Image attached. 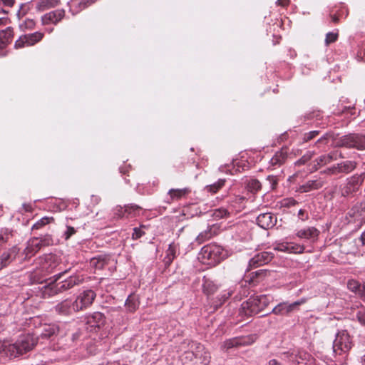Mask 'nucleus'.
<instances>
[{"instance_id": "nucleus-1", "label": "nucleus", "mask_w": 365, "mask_h": 365, "mask_svg": "<svg viewBox=\"0 0 365 365\" xmlns=\"http://www.w3.org/2000/svg\"><path fill=\"white\" fill-rule=\"evenodd\" d=\"M37 344V339L32 335L27 334L20 337L13 344L8 342L1 343L0 353L9 357H18L32 350Z\"/></svg>"}, {"instance_id": "nucleus-28", "label": "nucleus", "mask_w": 365, "mask_h": 365, "mask_svg": "<svg viewBox=\"0 0 365 365\" xmlns=\"http://www.w3.org/2000/svg\"><path fill=\"white\" fill-rule=\"evenodd\" d=\"M178 247V245L175 243L169 245V247L166 252V257L165 258V264L166 265L170 264L176 257Z\"/></svg>"}, {"instance_id": "nucleus-34", "label": "nucleus", "mask_w": 365, "mask_h": 365, "mask_svg": "<svg viewBox=\"0 0 365 365\" xmlns=\"http://www.w3.org/2000/svg\"><path fill=\"white\" fill-rule=\"evenodd\" d=\"M138 305L139 302L138 298L136 296L133 294L130 295L125 302L126 309L131 312L135 311L138 309Z\"/></svg>"}, {"instance_id": "nucleus-3", "label": "nucleus", "mask_w": 365, "mask_h": 365, "mask_svg": "<svg viewBox=\"0 0 365 365\" xmlns=\"http://www.w3.org/2000/svg\"><path fill=\"white\" fill-rule=\"evenodd\" d=\"M336 146L365 150V134L350 133L338 138Z\"/></svg>"}, {"instance_id": "nucleus-49", "label": "nucleus", "mask_w": 365, "mask_h": 365, "mask_svg": "<svg viewBox=\"0 0 365 365\" xmlns=\"http://www.w3.org/2000/svg\"><path fill=\"white\" fill-rule=\"evenodd\" d=\"M289 242H281L276 245L274 247L275 250L288 252L289 250Z\"/></svg>"}, {"instance_id": "nucleus-15", "label": "nucleus", "mask_w": 365, "mask_h": 365, "mask_svg": "<svg viewBox=\"0 0 365 365\" xmlns=\"http://www.w3.org/2000/svg\"><path fill=\"white\" fill-rule=\"evenodd\" d=\"M277 222V217L270 212L260 214L257 217V225L263 229L267 230L274 227Z\"/></svg>"}, {"instance_id": "nucleus-55", "label": "nucleus", "mask_w": 365, "mask_h": 365, "mask_svg": "<svg viewBox=\"0 0 365 365\" xmlns=\"http://www.w3.org/2000/svg\"><path fill=\"white\" fill-rule=\"evenodd\" d=\"M123 216V207L121 206L117 207L114 217L121 218Z\"/></svg>"}, {"instance_id": "nucleus-4", "label": "nucleus", "mask_w": 365, "mask_h": 365, "mask_svg": "<svg viewBox=\"0 0 365 365\" xmlns=\"http://www.w3.org/2000/svg\"><path fill=\"white\" fill-rule=\"evenodd\" d=\"M269 304V299L266 295H260L250 297L242 304V309L246 315L256 314L262 311Z\"/></svg>"}, {"instance_id": "nucleus-17", "label": "nucleus", "mask_w": 365, "mask_h": 365, "mask_svg": "<svg viewBox=\"0 0 365 365\" xmlns=\"http://www.w3.org/2000/svg\"><path fill=\"white\" fill-rule=\"evenodd\" d=\"M339 157L341 158H344L341 153H338L337 151H333L329 153L327 155H324L315 160V162L317 163V165H314V169L317 170L318 166L324 165L326 164H328L331 163L333 160H336L337 157Z\"/></svg>"}, {"instance_id": "nucleus-24", "label": "nucleus", "mask_w": 365, "mask_h": 365, "mask_svg": "<svg viewBox=\"0 0 365 365\" xmlns=\"http://www.w3.org/2000/svg\"><path fill=\"white\" fill-rule=\"evenodd\" d=\"M110 258L106 255H99L93 257L91 260V265L96 269H103L109 263Z\"/></svg>"}, {"instance_id": "nucleus-14", "label": "nucleus", "mask_w": 365, "mask_h": 365, "mask_svg": "<svg viewBox=\"0 0 365 365\" xmlns=\"http://www.w3.org/2000/svg\"><path fill=\"white\" fill-rule=\"evenodd\" d=\"M274 255L269 252H262L255 255L250 260V266L257 267L269 263L273 258Z\"/></svg>"}, {"instance_id": "nucleus-36", "label": "nucleus", "mask_w": 365, "mask_h": 365, "mask_svg": "<svg viewBox=\"0 0 365 365\" xmlns=\"http://www.w3.org/2000/svg\"><path fill=\"white\" fill-rule=\"evenodd\" d=\"M14 30L11 27H8L0 32V41L3 43H7L13 37Z\"/></svg>"}, {"instance_id": "nucleus-32", "label": "nucleus", "mask_w": 365, "mask_h": 365, "mask_svg": "<svg viewBox=\"0 0 365 365\" xmlns=\"http://www.w3.org/2000/svg\"><path fill=\"white\" fill-rule=\"evenodd\" d=\"M244 344H245V340L244 339L233 338L225 341L223 344V348L227 350Z\"/></svg>"}, {"instance_id": "nucleus-16", "label": "nucleus", "mask_w": 365, "mask_h": 365, "mask_svg": "<svg viewBox=\"0 0 365 365\" xmlns=\"http://www.w3.org/2000/svg\"><path fill=\"white\" fill-rule=\"evenodd\" d=\"M82 282V279L78 276H71L69 278L57 283L59 293H62L67 291L74 286L79 284Z\"/></svg>"}, {"instance_id": "nucleus-63", "label": "nucleus", "mask_w": 365, "mask_h": 365, "mask_svg": "<svg viewBox=\"0 0 365 365\" xmlns=\"http://www.w3.org/2000/svg\"><path fill=\"white\" fill-rule=\"evenodd\" d=\"M6 242H7V238L4 237L3 235H0V246L6 243Z\"/></svg>"}, {"instance_id": "nucleus-27", "label": "nucleus", "mask_w": 365, "mask_h": 365, "mask_svg": "<svg viewBox=\"0 0 365 365\" xmlns=\"http://www.w3.org/2000/svg\"><path fill=\"white\" fill-rule=\"evenodd\" d=\"M202 289L205 294L210 296L217 291V287L212 281L204 278Z\"/></svg>"}, {"instance_id": "nucleus-58", "label": "nucleus", "mask_w": 365, "mask_h": 365, "mask_svg": "<svg viewBox=\"0 0 365 365\" xmlns=\"http://www.w3.org/2000/svg\"><path fill=\"white\" fill-rule=\"evenodd\" d=\"M329 135L327 133L324 136L321 137L317 142L316 144L319 143H327V139H328Z\"/></svg>"}, {"instance_id": "nucleus-52", "label": "nucleus", "mask_w": 365, "mask_h": 365, "mask_svg": "<svg viewBox=\"0 0 365 365\" xmlns=\"http://www.w3.org/2000/svg\"><path fill=\"white\" fill-rule=\"evenodd\" d=\"M76 233V230L71 226H67V230L65 232V238L66 240H68L73 235Z\"/></svg>"}, {"instance_id": "nucleus-21", "label": "nucleus", "mask_w": 365, "mask_h": 365, "mask_svg": "<svg viewBox=\"0 0 365 365\" xmlns=\"http://www.w3.org/2000/svg\"><path fill=\"white\" fill-rule=\"evenodd\" d=\"M72 302L69 299H65L63 302L58 303L55 307V311L61 315H69L71 314V311L73 310L72 307Z\"/></svg>"}, {"instance_id": "nucleus-54", "label": "nucleus", "mask_w": 365, "mask_h": 365, "mask_svg": "<svg viewBox=\"0 0 365 365\" xmlns=\"http://www.w3.org/2000/svg\"><path fill=\"white\" fill-rule=\"evenodd\" d=\"M358 57L362 61H365V43H363L361 46L360 50L358 51Z\"/></svg>"}, {"instance_id": "nucleus-42", "label": "nucleus", "mask_w": 365, "mask_h": 365, "mask_svg": "<svg viewBox=\"0 0 365 365\" xmlns=\"http://www.w3.org/2000/svg\"><path fill=\"white\" fill-rule=\"evenodd\" d=\"M38 241L43 247L50 246L53 244V240L51 235L46 234L38 237Z\"/></svg>"}, {"instance_id": "nucleus-30", "label": "nucleus", "mask_w": 365, "mask_h": 365, "mask_svg": "<svg viewBox=\"0 0 365 365\" xmlns=\"http://www.w3.org/2000/svg\"><path fill=\"white\" fill-rule=\"evenodd\" d=\"M266 274L265 269H259L256 272H251L247 275L246 281L249 283H255L262 279Z\"/></svg>"}, {"instance_id": "nucleus-62", "label": "nucleus", "mask_w": 365, "mask_h": 365, "mask_svg": "<svg viewBox=\"0 0 365 365\" xmlns=\"http://www.w3.org/2000/svg\"><path fill=\"white\" fill-rule=\"evenodd\" d=\"M8 19L6 17H0V26H4L7 24Z\"/></svg>"}, {"instance_id": "nucleus-35", "label": "nucleus", "mask_w": 365, "mask_h": 365, "mask_svg": "<svg viewBox=\"0 0 365 365\" xmlns=\"http://www.w3.org/2000/svg\"><path fill=\"white\" fill-rule=\"evenodd\" d=\"M58 331V328L56 326L47 325L41 334V337L43 339H48L56 334Z\"/></svg>"}, {"instance_id": "nucleus-11", "label": "nucleus", "mask_w": 365, "mask_h": 365, "mask_svg": "<svg viewBox=\"0 0 365 365\" xmlns=\"http://www.w3.org/2000/svg\"><path fill=\"white\" fill-rule=\"evenodd\" d=\"M307 302V299L303 298L299 301L294 302L292 304L282 302L277 305L272 309V312L277 315H286L289 314L296 310L299 309V307Z\"/></svg>"}, {"instance_id": "nucleus-25", "label": "nucleus", "mask_w": 365, "mask_h": 365, "mask_svg": "<svg viewBox=\"0 0 365 365\" xmlns=\"http://www.w3.org/2000/svg\"><path fill=\"white\" fill-rule=\"evenodd\" d=\"M190 346V344L189 345ZM180 360L184 365H195V356L192 348H189L181 356Z\"/></svg>"}, {"instance_id": "nucleus-61", "label": "nucleus", "mask_w": 365, "mask_h": 365, "mask_svg": "<svg viewBox=\"0 0 365 365\" xmlns=\"http://www.w3.org/2000/svg\"><path fill=\"white\" fill-rule=\"evenodd\" d=\"M304 215H305V210H299L298 215H299V217H300L302 218V220L303 221L308 218L307 215L305 217V218H304Z\"/></svg>"}, {"instance_id": "nucleus-10", "label": "nucleus", "mask_w": 365, "mask_h": 365, "mask_svg": "<svg viewBox=\"0 0 365 365\" xmlns=\"http://www.w3.org/2000/svg\"><path fill=\"white\" fill-rule=\"evenodd\" d=\"M195 356V365H207L210 361V354L205 346L200 343L192 342L190 344Z\"/></svg>"}, {"instance_id": "nucleus-31", "label": "nucleus", "mask_w": 365, "mask_h": 365, "mask_svg": "<svg viewBox=\"0 0 365 365\" xmlns=\"http://www.w3.org/2000/svg\"><path fill=\"white\" fill-rule=\"evenodd\" d=\"M245 184V188L250 192H257L262 187L260 182L257 179L247 180Z\"/></svg>"}, {"instance_id": "nucleus-23", "label": "nucleus", "mask_w": 365, "mask_h": 365, "mask_svg": "<svg viewBox=\"0 0 365 365\" xmlns=\"http://www.w3.org/2000/svg\"><path fill=\"white\" fill-rule=\"evenodd\" d=\"M88 324L91 327H101L105 323V317L101 312H94L88 317Z\"/></svg>"}, {"instance_id": "nucleus-22", "label": "nucleus", "mask_w": 365, "mask_h": 365, "mask_svg": "<svg viewBox=\"0 0 365 365\" xmlns=\"http://www.w3.org/2000/svg\"><path fill=\"white\" fill-rule=\"evenodd\" d=\"M319 231L314 227H309L307 229L300 230L297 232V236L299 238H305L307 240H315L318 237Z\"/></svg>"}, {"instance_id": "nucleus-50", "label": "nucleus", "mask_w": 365, "mask_h": 365, "mask_svg": "<svg viewBox=\"0 0 365 365\" xmlns=\"http://www.w3.org/2000/svg\"><path fill=\"white\" fill-rule=\"evenodd\" d=\"M267 180L269 183L270 188L272 190H274L276 187L277 185V179L276 178V177L272 176V175H269L267 178Z\"/></svg>"}, {"instance_id": "nucleus-53", "label": "nucleus", "mask_w": 365, "mask_h": 365, "mask_svg": "<svg viewBox=\"0 0 365 365\" xmlns=\"http://www.w3.org/2000/svg\"><path fill=\"white\" fill-rule=\"evenodd\" d=\"M94 2V0H80L78 2V5L80 9H85L88 6L91 5L92 3Z\"/></svg>"}, {"instance_id": "nucleus-39", "label": "nucleus", "mask_w": 365, "mask_h": 365, "mask_svg": "<svg viewBox=\"0 0 365 365\" xmlns=\"http://www.w3.org/2000/svg\"><path fill=\"white\" fill-rule=\"evenodd\" d=\"M124 208V212L130 216L136 215V213L142 209L141 207L133 204L125 205Z\"/></svg>"}, {"instance_id": "nucleus-56", "label": "nucleus", "mask_w": 365, "mask_h": 365, "mask_svg": "<svg viewBox=\"0 0 365 365\" xmlns=\"http://www.w3.org/2000/svg\"><path fill=\"white\" fill-rule=\"evenodd\" d=\"M357 318L361 324L365 325V313L364 312H358Z\"/></svg>"}, {"instance_id": "nucleus-7", "label": "nucleus", "mask_w": 365, "mask_h": 365, "mask_svg": "<svg viewBox=\"0 0 365 365\" xmlns=\"http://www.w3.org/2000/svg\"><path fill=\"white\" fill-rule=\"evenodd\" d=\"M96 297V293L91 290L88 289L81 292L73 302L72 307L74 312H78L86 309L92 304Z\"/></svg>"}, {"instance_id": "nucleus-46", "label": "nucleus", "mask_w": 365, "mask_h": 365, "mask_svg": "<svg viewBox=\"0 0 365 365\" xmlns=\"http://www.w3.org/2000/svg\"><path fill=\"white\" fill-rule=\"evenodd\" d=\"M337 38H338L337 33L329 32L326 35L325 43L327 46L333 42H335L337 40Z\"/></svg>"}, {"instance_id": "nucleus-29", "label": "nucleus", "mask_w": 365, "mask_h": 365, "mask_svg": "<svg viewBox=\"0 0 365 365\" xmlns=\"http://www.w3.org/2000/svg\"><path fill=\"white\" fill-rule=\"evenodd\" d=\"M59 1L60 0H40L36 4V9L42 11L55 7L58 4Z\"/></svg>"}, {"instance_id": "nucleus-2", "label": "nucleus", "mask_w": 365, "mask_h": 365, "mask_svg": "<svg viewBox=\"0 0 365 365\" xmlns=\"http://www.w3.org/2000/svg\"><path fill=\"white\" fill-rule=\"evenodd\" d=\"M200 255L204 264L210 265L218 264L225 257L223 249L216 245L204 246L201 249Z\"/></svg>"}, {"instance_id": "nucleus-37", "label": "nucleus", "mask_w": 365, "mask_h": 365, "mask_svg": "<svg viewBox=\"0 0 365 365\" xmlns=\"http://www.w3.org/2000/svg\"><path fill=\"white\" fill-rule=\"evenodd\" d=\"M225 180L224 179H220L217 182L212 185H207L205 190L211 193H216L220 189H221L225 185Z\"/></svg>"}, {"instance_id": "nucleus-40", "label": "nucleus", "mask_w": 365, "mask_h": 365, "mask_svg": "<svg viewBox=\"0 0 365 365\" xmlns=\"http://www.w3.org/2000/svg\"><path fill=\"white\" fill-rule=\"evenodd\" d=\"M288 247L289 253L300 254L302 253L304 250V247L303 245H300L294 242H289Z\"/></svg>"}, {"instance_id": "nucleus-33", "label": "nucleus", "mask_w": 365, "mask_h": 365, "mask_svg": "<svg viewBox=\"0 0 365 365\" xmlns=\"http://www.w3.org/2000/svg\"><path fill=\"white\" fill-rule=\"evenodd\" d=\"M189 192L187 188L184 189H171L169 190L170 200H179Z\"/></svg>"}, {"instance_id": "nucleus-26", "label": "nucleus", "mask_w": 365, "mask_h": 365, "mask_svg": "<svg viewBox=\"0 0 365 365\" xmlns=\"http://www.w3.org/2000/svg\"><path fill=\"white\" fill-rule=\"evenodd\" d=\"M323 186V182L321 180H309L306 184L301 186L300 190L302 192H307L312 190H317Z\"/></svg>"}, {"instance_id": "nucleus-44", "label": "nucleus", "mask_w": 365, "mask_h": 365, "mask_svg": "<svg viewBox=\"0 0 365 365\" xmlns=\"http://www.w3.org/2000/svg\"><path fill=\"white\" fill-rule=\"evenodd\" d=\"M229 215V212L224 208L217 209L214 211L213 217L216 219H220Z\"/></svg>"}, {"instance_id": "nucleus-12", "label": "nucleus", "mask_w": 365, "mask_h": 365, "mask_svg": "<svg viewBox=\"0 0 365 365\" xmlns=\"http://www.w3.org/2000/svg\"><path fill=\"white\" fill-rule=\"evenodd\" d=\"M356 168V163L347 160L327 168L325 173L327 174L336 175L338 173H349Z\"/></svg>"}, {"instance_id": "nucleus-18", "label": "nucleus", "mask_w": 365, "mask_h": 365, "mask_svg": "<svg viewBox=\"0 0 365 365\" xmlns=\"http://www.w3.org/2000/svg\"><path fill=\"white\" fill-rule=\"evenodd\" d=\"M19 251L16 247H13L8 251L4 252L0 257L1 267L0 269L6 267L16 257Z\"/></svg>"}, {"instance_id": "nucleus-8", "label": "nucleus", "mask_w": 365, "mask_h": 365, "mask_svg": "<svg viewBox=\"0 0 365 365\" xmlns=\"http://www.w3.org/2000/svg\"><path fill=\"white\" fill-rule=\"evenodd\" d=\"M365 179V173H361L359 175H354L348 179L346 185L343 187L341 194L343 196L346 197L353 195L359 190L361 184L364 182Z\"/></svg>"}, {"instance_id": "nucleus-43", "label": "nucleus", "mask_w": 365, "mask_h": 365, "mask_svg": "<svg viewBox=\"0 0 365 365\" xmlns=\"http://www.w3.org/2000/svg\"><path fill=\"white\" fill-rule=\"evenodd\" d=\"M361 285L359 282L354 279H350L347 282L348 289L356 294H358Z\"/></svg>"}, {"instance_id": "nucleus-60", "label": "nucleus", "mask_w": 365, "mask_h": 365, "mask_svg": "<svg viewBox=\"0 0 365 365\" xmlns=\"http://www.w3.org/2000/svg\"><path fill=\"white\" fill-rule=\"evenodd\" d=\"M277 4L282 6H287L289 4V0H277Z\"/></svg>"}, {"instance_id": "nucleus-64", "label": "nucleus", "mask_w": 365, "mask_h": 365, "mask_svg": "<svg viewBox=\"0 0 365 365\" xmlns=\"http://www.w3.org/2000/svg\"><path fill=\"white\" fill-rule=\"evenodd\" d=\"M269 365H281L277 360L272 359L269 362Z\"/></svg>"}, {"instance_id": "nucleus-13", "label": "nucleus", "mask_w": 365, "mask_h": 365, "mask_svg": "<svg viewBox=\"0 0 365 365\" xmlns=\"http://www.w3.org/2000/svg\"><path fill=\"white\" fill-rule=\"evenodd\" d=\"M65 16L63 9H58L44 14L41 18L43 25L57 24Z\"/></svg>"}, {"instance_id": "nucleus-57", "label": "nucleus", "mask_w": 365, "mask_h": 365, "mask_svg": "<svg viewBox=\"0 0 365 365\" xmlns=\"http://www.w3.org/2000/svg\"><path fill=\"white\" fill-rule=\"evenodd\" d=\"M358 294L364 301H365V283L361 285Z\"/></svg>"}, {"instance_id": "nucleus-41", "label": "nucleus", "mask_w": 365, "mask_h": 365, "mask_svg": "<svg viewBox=\"0 0 365 365\" xmlns=\"http://www.w3.org/2000/svg\"><path fill=\"white\" fill-rule=\"evenodd\" d=\"M212 237L211 230H207L204 232H202L199 234V235L196 238V241L198 244H202L204 242L210 240Z\"/></svg>"}, {"instance_id": "nucleus-48", "label": "nucleus", "mask_w": 365, "mask_h": 365, "mask_svg": "<svg viewBox=\"0 0 365 365\" xmlns=\"http://www.w3.org/2000/svg\"><path fill=\"white\" fill-rule=\"evenodd\" d=\"M319 134V131L318 130H313L310 131L309 133H307L304 135L303 137V141L304 142H308L317 137Z\"/></svg>"}, {"instance_id": "nucleus-19", "label": "nucleus", "mask_w": 365, "mask_h": 365, "mask_svg": "<svg viewBox=\"0 0 365 365\" xmlns=\"http://www.w3.org/2000/svg\"><path fill=\"white\" fill-rule=\"evenodd\" d=\"M41 247L43 246L38 241V237H33L29 241L28 245L24 250V254L26 257H31L37 253Z\"/></svg>"}, {"instance_id": "nucleus-38", "label": "nucleus", "mask_w": 365, "mask_h": 365, "mask_svg": "<svg viewBox=\"0 0 365 365\" xmlns=\"http://www.w3.org/2000/svg\"><path fill=\"white\" fill-rule=\"evenodd\" d=\"M54 219L53 217H44L36 222L32 227V230H39L43 226L53 222Z\"/></svg>"}, {"instance_id": "nucleus-9", "label": "nucleus", "mask_w": 365, "mask_h": 365, "mask_svg": "<svg viewBox=\"0 0 365 365\" xmlns=\"http://www.w3.org/2000/svg\"><path fill=\"white\" fill-rule=\"evenodd\" d=\"M44 36L42 32H35L32 34L21 36L15 42L14 47L16 49L24 47L32 46L40 42Z\"/></svg>"}, {"instance_id": "nucleus-59", "label": "nucleus", "mask_w": 365, "mask_h": 365, "mask_svg": "<svg viewBox=\"0 0 365 365\" xmlns=\"http://www.w3.org/2000/svg\"><path fill=\"white\" fill-rule=\"evenodd\" d=\"M4 5L7 6H13L14 4L15 0H1Z\"/></svg>"}, {"instance_id": "nucleus-51", "label": "nucleus", "mask_w": 365, "mask_h": 365, "mask_svg": "<svg viewBox=\"0 0 365 365\" xmlns=\"http://www.w3.org/2000/svg\"><path fill=\"white\" fill-rule=\"evenodd\" d=\"M145 234L140 228L135 227L133 229V232L132 235V238L133 240H138L140 238Z\"/></svg>"}, {"instance_id": "nucleus-47", "label": "nucleus", "mask_w": 365, "mask_h": 365, "mask_svg": "<svg viewBox=\"0 0 365 365\" xmlns=\"http://www.w3.org/2000/svg\"><path fill=\"white\" fill-rule=\"evenodd\" d=\"M35 26V22L32 19H26L20 25V28L24 31L25 29H33Z\"/></svg>"}, {"instance_id": "nucleus-5", "label": "nucleus", "mask_w": 365, "mask_h": 365, "mask_svg": "<svg viewBox=\"0 0 365 365\" xmlns=\"http://www.w3.org/2000/svg\"><path fill=\"white\" fill-rule=\"evenodd\" d=\"M67 271H65L54 275L52 279H50L51 281L49 282H48L47 280L39 282L42 284V287H39L38 295L42 298L46 299L60 294L56 282L60 279L62 275H63Z\"/></svg>"}, {"instance_id": "nucleus-45", "label": "nucleus", "mask_w": 365, "mask_h": 365, "mask_svg": "<svg viewBox=\"0 0 365 365\" xmlns=\"http://www.w3.org/2000/svg\"><path fill=\"white\" fill-rule=\"evenodd\" d=\"M314 154V153L313 152L307 153L299 160H298L295 164L297 165H301L305 164L307 161H309L312 158Z\"/></svg>"}, {"instance_id": "nucleus-20", "label": "nucleus", "mask_w": 365, "mask_h": 365, "mask_svg": "<svg viewBox=\"0 0 365 365\" xmlns=\"http://www.w3.org/2000/svg\"><path fill=\"white\" fill-rule=\"evenodd\" d=\"M287 149L284 148H282L271 158L269 162L270 165L272 167L281 166L285 163L287 158Z\"/></svg>"}, {"instance_id": "nucleus-6", "label": "nucleus", "mask_w": 365, "mask_h": 365, "mask_svg": "<svg viewBox=\"0 0 365 365\" xmlns=\"http://www.w3.org/2000/svg\"><path fill=\"white\" fill-rule=\"evenodd\" d=\"M352 346V342L349 333L346 330L339 331L333 343V351L341 355L348 352Z\"/></svg>"}]
</instances>
